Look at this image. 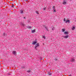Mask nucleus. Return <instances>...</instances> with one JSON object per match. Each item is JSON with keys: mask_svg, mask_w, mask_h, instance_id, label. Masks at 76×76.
Masks as SVG:
<instances>
[{"mask_svg": "<svg viewBox=\"0 0 76 76\" xmlns=\"http://www.w3.org/2000/svg\"><path fill=\"white\" fill-rule=\"evenodd\" d=\"M39 43H37L35 45V50H37V48L38 47H39Z\"/></svg>", "mask_w": 76, "mask_h": 76, "instance_id": "nucleus-1", "label": "nucleus"}, {"mask_svg": "<svg viewBox=\"0 0 76 76\" xmlns=\"http://www.w3.org/2000/svg\"><path fill=\"white\" fill-rule=\"evenodd\" d=\"M13 54L14 55H16V51H13Z\"/></svg>", "mask_w": 76, "mask_h": 76, "instance_id": "nucleus-2", "label": "nucleus"}, {"mask_svg": "<svg viewBox=\"0 0 76 76\" xmlns=\"http://www.w3.org/2000/svg\"><path fill=\"white\" fill-rule=\"evenodd\" d=\"M67 22H68L69 23H70V20H66L65 23H67Z\"/></svg>", "mask_w": 76, "mask_h": 76, "instance_id": "nucleus-3", "label": "nucleus"}, {"mask_svg": "<svg viewBox=\"0 0 76 76\" xmlns=\"http://www.w3.org/2000/svg\"><path fill=\"white\" fill-rule=\"evenodd\" d=\"M70 61L71 62H74V61H75V59L72 58L71 59Z\"/></svg>", "mask_w": 76, "mask_h": 76, "instance_id": "nucleus-4", "label": "nucleus"}, {"mask_svg": "<svg viewBox=\"0 0 76 76\" xmlns=\"http://www.w3.org/2000/svg\"><path fill=\"white\" fill-rule=\"evenodd\" d=\"M63 4H67V3H66V2L65 1H64L63 2Z\"/></svg>", "mask_w": 76, "mask_h": 76, "instance_id": "nucleus-5", "label": "nucleus"}, {"mask_svg": "<svg viewBox=\"0 0 76 76\" xmlns=\"http://www.w3.org/2000/svg\"><path fill=\"white\" fill-rule=\"evenodd\" d=\"M37 42L34 41L33 42V43H32V44L33 45H35V44H37Z\"/></svg>", "mask_w": 76, "mask_h": 76, "instance_id": "nucleus-6", "label": "nucleus"}, {"mask_svg": "<svg viewBox=\"0 0 76 76\" xmlns=\"http://www.w3.org/2000/svg\"><path fill=\"white\" fill-rule=\"evenodd\" d=\"M23 10H20V13L21 14V15H23Z\"/></svg>", "mask_w": 76, "mask_h": 76, "instance_id": "nucleus-7", "label": "nucleus"}, {"mask_svg": "<svg viewBox=\"0 0 76 76\" xmlns=\"http://www.w3.org/2000/svg\"><path fill=\"white\" fill-rule=\"evenodd\" d=\"M68 37H69V36H68V35H66L64 37V38H65L66 39H67V38Z\"/></svg>", "mask_w": 76, "mask_h": 76, "instance_id": "nucleus-8", "label": "nucleus"}, {"mask_svg": "<svg viewBox=\"0 0 76 76\" xmlns=\"http://www.w3.org/2000/svg\"><path fill=\"white\" fill-rule=\"evenodd\" d=\"M48 75H52V73H51V72H48Z\"/></svg>", "mask_w": 76, "mask_h": 76, "instance_id": "nucleus-9", "label": "nucleus"}, {"mask_svg": "<svg viewBox=\"0 0 76 76\" xmlns=\"http://www.w3.org/2000/svg\"><path fill=\"white\" fill-rule=\"evenodd\" d=\"M35 32V30L31 31V33H34V32Z\"/></svg>", "mask_w": 76, "mask_h": 76, "instance_id": "nucleus-10", "label": "nucleus"}, {"mask_svg": "<svg viewBox=\"0 0 76 76\" xmlns=\"http://www.w3.org/2000/svg\"><path fill=\"white\" fill-rule=\"evenodd\" d=\"M64 34H65V35H67V34H68V32H64Z\"/></svg>", "mask_w": 76, "mask_h": 76, "instance_id": "nucleus-11", "label": "nucleus"}, {"mask_svg": "<svg viewBox=\"0 0 76 76\" xmlns=\"http://www.w3.org/2000/svg\"><path fill=\"white\" fill-rule=\"evenodd\" d=\"M21 25H22V26H25V24H23V23H21Z\"/></svg>", "mask_w": 76, "mask_h": 76, "instance_id": "nucleus-12", "label": "nucleus"}, {"mask_svg": "<svg viewBox=\"0 0 76 76\" xmlns=\"http://www.w3.org/2000/svg\"><path fill=\"white\" fill-rule=\"evenodd\" d=\"M75 29V26L73 27L72 28V31H73V30H74V29Z\"/></svg>", "mask_w": 76, "mask_h": 76, "instance_id": "nucleus-13", "label": "nucleus"}, {"mask_svg": "<svg viewBox=\"0 0 76 76\" xmlns=\"http://www.w3.org/2000/svg\"><path fill=\"white\" fill-rule=\"evenodd\" d=\"M45 29H46V30H47V31H48V28H47L46 27H45Z\"/></svg>", "mask_w": 76, "mask_h": 76, "instance_id": "nucleus-14", "label": "nucleus"}, {"mask_svg": "<svg viewBox=\"0 0 76 76\" xmlns=\"http://www.w3.org/2000/svg\"><path fill=\"white\" fill-rule=\"evenodd\" d=\"M3 36H6V34H5V33H4L3 34Z\"/></svg>", "mask_w": 76, "mask_h": 76, "instance_id": "nucleus-15", "label": "nucleus"}, {"mask_svg": "<svg viewBox=\"0 0 76 76\" xmlns=\"http://www.w3.org/2000/svg\"><path fill=\"white\" fill-rule=\"evenodd\" d=\"M43 9L44 10H46V7H44L43 8Z\"/></svg>", "mask_w": 76, "mask_h": 76, "instance_id": "nucleus-16", "label": "nucleus"}, {"mask_svg": "<svg viewBox=\"0 0 76 76\" xmlns=\"http://www.w3.org/2000/svg\"><path fill=\"white\" fill-rule=\"evenodd\" d=\"M65 31V29H62V32H64Z\"/></svg>", "mask_w": 76, "mask_h": 76, "instance_id": "nucleus-17", "label": "nucleus"}, {"mask_svg": "<svg viewBox=\"0 0 76 76\" xmlns=\"http://www.w3.org/2000/svg\"><path fill=\"white\" fill-rule=\"evenodd\" d=\"M53 12H56V10H55V9H53Z\"/></svg>", "mask_w": 76, "mask_h": 76, "instance_id": "nucleus-18", "label": "nucleus"}, {"mask_svg": "<svg viewBox=\"0 0 76 76\" xmlns=\"http://www.w3.org/2000/svg\"><path fill=\"white\" fill-rule=\"evenodd\" d=\"M54 27H53V28H52V31H54Z\"/></svg>", "mask_w": 76, "mask_h": 76, "instance_id": "nucleus-19", "label": "nucleus"}, {"mask_svg": "<svg viewBox=\"0 0 76 76\" xmlns=\"http://www.w3.org/2000/svg\"><path fill=\"white\" fill-rule=\"evenodd\" d=\"M28 28H31V26H28Z\"/></svg>", "mask_w": 76, "mask_h": 76, "instance_id": "nucleus-20", "label": "nucleus"}, {"mask_svg": "<svg viewBox=\"0 0 76 76\" xmlns=\"http://www.w3.org/2000/svg\"><path fill=\"white\" fill-rule=\"evenodd\" d=\"M27 72H28V73H30V72H31V71L28 70V71H27Z\"/></svg>", "mask_w": 76, "mask_h": 76, "instance_id": "nucleus-21", "label": "nucleus"}, {"mask_svg": "<svg viewBox=\"0 0 76 76\" xmlns=\"http://www.w3.org/2000/svg\"><path fill=\"white\" fill-rule=\"evenodd\" d=\"M36 13H37V14H39L38 12L37 11H36Z\"/></svg>", "mask_w": 76, "mask_h": 76, "instance_id": "nucleus-22", "label": "nucleus"}, {"mask_svg": "<svg viewBox=\"0 0 76 76\" xmlns=\"http://www.w3.org/2000/svg\"><path fill=\"white\" fill-rule=\"evenodd\" d=\"M53 9H55V7L54 6L53 7Z\"/></svg>", "mask_w": 76, "mask_h": 76, "instance_id": "nucleus-23", "label": "nucleus"}, {"mask_svg": "<svg viewBox=\"0 0 76 76\" xmlns=\"http://www.w3.org/2000/svg\"><path fill=\"white\" fill-rule=\"evenodd\" d=\"M64 21L65 22V21H66V19H65V18H64Z\"/></svg>", "mask_w": 76, "mask_h": 76, "instance_id": "nucleus-24", "label": "nucleus"}, {"mask_svg": "<svg viewBox=\"0 0 76 76\" xmlns=\"http://www.w3.org/2000/svg\"><path fill=\"white\" fill-rule=\"evenodd\" d=\"M43 38H44V39H45V36H43Z\"/></svg>", "mask_w": 76, "mask_h": 76, "instance_id": "nucleus-25", "label": "nucleus"}, {"mask_svg": "<svg viewBox=\"0 0 76 76\" xmlns=\"http://www.w3.org/2000/svg\"><path fill=\"white\" fill-rule=\"evenodd\" d=\"M68 76H72V75H69Z\"/></svg>", "mask_w": 76, "mask_h": 76, "instance_id": "nucleus-26", "label": "nucleus"}, {"mask_svg": "<svg viewBox=\"0 0 76 76\" xmlns=\"http://www.w3.org/2000/svg\"><path fill=\"white\" fill-rule=\"evenodd\" d=\"M55 61H56V60H57V59H55Z\"/></svg>", "mask_w": 76, "mask_h": 76, "instance_id": "nucleus-27", "label": "nucleus"}, {"mask_svg": "<svg viewBox=\"0 0 76 76\" xmlns=\"http://www.w3.org/2000/svg\"><path fill=\"white\" fill-rule=\"evenodd\" d=\"M26 18H25V17H23V19H26Z\"/></svg>", "mask_w": 76, "mask_h": 76, "instance_id": "nucleus-28", "label": "nucleus"}, {"mask_svg": "<svg viewBox=\"0 0 76 76\" xmlns=\"http://www.w3.org/2000/svg\"><path fill=\"white\" fill-rule=\"evenodd\" d=\"M12 7H14V6H12Z\"/></svg>", "mask_w": 76, "mask_h": 76, "instance_id": "nucleus-29", "label": "nucleus"}, {"mask_svg": "<svg viewBox=\"0 0 76 76\" xmlns=\"http://www.w3.org/2000/svg\"><path fill=\"white\" fill-rule=\"evenodd\" d=\"M28 1V0H27L26 1Z\"/></svg>", "mask_w": 76, "mask_h": 76, "instance_id": "nucleus-30", "label": "nucleus"}, {"mask_svg": "<svg viewBox=\"0 0 76 76\" xmlns=\"http://www.w3.org/2000/svg\"><path fill=\"white\" fill-rule=\"evenodd\" d=\"M70 0V1H72V0Z\"/></svg>", "mask_w": 76, "mask_h": 76, "instance_id": "nucleus-31", "label": "nucleus"}]
</instances>
